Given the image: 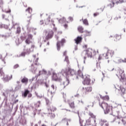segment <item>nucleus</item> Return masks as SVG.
I'll return each instance as SVG.
<instances>
[{
    "label": "nucleus",
    "instance_id": "nucleus-42",
    "mask_svg": "<svg viewBox=\"0 0 126 126\" xmlns=\"http://www.w3.org/2000/svg\"><path fill=\"white\" fill-rule=\"evenodd\" d=\"M86 125H87V126H90L92 125L91 118L90 117L89 119L86 121Z\"/></svg>",
    "mask_w": 126,
    "mask_h": 126
},
{
    "label": "nucleus",
    "instance_id": "nucleus-53",
    "mask_svg": "<svg viewBox=\"0 0 126 126\" xmlns=\"http://www.w3.org/2000/svg\"><path fill=\"white\" fill-rule=\"evenodd\" d=\"M21 89V86L18 85V86H17L15 88V90L16 91H17V90H19L20 89Z\"/></svg>",
    "mask_w": 126,
    "mask_h": 126
},
{
    "label": "nucleus",
    "instance_id": "nucleus-15",
    "mask_svg": "<svg viewBox=\"0 0 126 126\" xmlns=\"http://www.w3.org/2000/svg\"><path fill=\"white\" fill-rule=\"evenodd\" d=\"M63 43H65V39L64 38H63L61 41H58L57 43V50L60 51L61 50V44L62 46H63Z\"/></svg>",
    "mask_w": 126,
    "mask_h": 126
},
{
    "label": "nucleus",
    "instance_id": "nucleus-7",
    "mask_svg": "<svg viewBox=\"0 0 126 126\" xmlns=\"http://www.w3.org/2000/svg\"><path fill=\"white\" fill-rule=\"evenodd\" d=\"M41 104V101H38L36 103L34 104L35 106V110L33 111V115L35 117L36 116V114L39 115L40 114V112H41V109H38V108L40 107V104Z\"/></svg>",
    "mask_w": 126,
    "mask_h": 126
},
{
    "label": "nucleus",
    "instance_id": "nucleus-26",
    "mask_svg": "<svg viewBox=\"0 0 126 126\" xmlns=\"http://www.w3.org/2000/svg\"><path fill=\"white\" fill-rule=\"evenodd\" d=\"M6 92L8 93H10V94H11V93L12 94V97H14V94L15 93V92H14V91H13V88H11V89H7L6 90Z\"/></svg>",
    "mask_w": 126,
    "mask_h": 126
},
{
    "label": "nucleus",
    "instance_id": "nucleus-20",
    "mask_svg": "<svg viewBox=\"0 0 126 126\" xmlns=\"http://www.w3.org/2000/svg\"><path fill=\"white\" fill-rule=\"evenodd\" d=\"M90 81H91V80H90V78H89V77L87 76L86 77V78L83 82V84H84V85H89L90 83Z\"/></svg>",
    "mask_w": 126,
    "mask_h": 126
},
{
    "label": "nucleus",
    "instance_id": "nucleus-25",
    "mask_svg": "<svg viewBox=\"0 0 126 126\" xmlns=\"http://www.w3.org/2000/svg\"><path fill=\"white\" fill-rule=\"evenodd\" d=\"M74 41L76 44H77V45H78L79 43H81V41H82V37L77 36V38L74 39Z\"/></svg>",
    "mask_w": 126,
    "mask_h": 126
},
{
    "label": "nucleus",
    "instance_id": "nucleus-63",
    "mask_svg": "<svg viewBox=\"0 0 126 126\" xmlns=\"http://www.w3.org/2000/svg\"><path fill=\"white\" fill-rule=\"evenodd\" d=\"M68 19L69 20H70V21H71V22L73 21V17H69Z\"/></svg>",
    "mask_w": 126,
    "mask_h": 126
},
{
    "label": "nucleus",
    "instance_id": "nucleus-41",
    "mask_svg": "<svg viewBox=\"0 0 126 126\" xmlns=\"http://www.w3.org/2000/svg\"><path fill=\"white\" fill-rule=\"evenodd\" d=\"M65 18L63 17L59 20V23H64L65 22Z\"/></svg>",
    "mask_w": 126,
    "mask_h": 126
},
{
    "label": "nucleus",
    "instance_id": "nucleus-6",
    "mask_svg": "<svg viewBox=\"0 0 126 126\" xmlns=\"http://www.w3.org/2000/svg\"><path fill=\"white\" fill-rule=\"evenodd\" d=\"M117 76L121 79L122 80H126V74H125V71L122 70V69H119L118 70V74H116Z\"/></svg>",
    "mask_w": 126,
    "mask_h": 126
},
{
    "label": "nucleus",
    "instance_id": "nucleus-57",
    "mask_svg": "<svg viewBox=\"0 0 126 126\" xmlns=\"http://www.w3.org/2000/svg\"><path fill=\"white\" fill-rule=\"evenodd\" d=\"M38 60H39V58H37V59L34 61V64H35V65H38V63H38Z\"/></svg>",
    "mask_w": 126,
    "mask_h": 126
},
{
    "label": "nucleus",
    "instance_id": "nucleus-50",
    "mask_svg": "<svg viewBox=\"0 0 126 126\" xmlns=\"http://www.w3.org/2000/svg\"><path fill=\"white\" fill-rule=\"evenodd\" d=\"M45 99L46 104L49 107V106H50V105H51V102H50V100H49V99L48 98H45Z\"/></svg>",
    "mask_w": 126,
    "mask_h": 126
},
{
    "label": "nucleus",
    "instance_id": "nucleus-13",
    "mask_svg": "<svg viewBox=\"0 0 126 126\" xmlns=\"http://www.w3.org/2000/svg\"><path fill=\"white\" fill-rule=\"evenodd\" d=\"M23 97H24L25 98L28 97V98H31L32 97V94H30V91L28 90V89L25 90V91L24 93L22 94Z\"/></svg>",
    "mask_w": 126,
    "mask_h": 126
},
{
    "label": "nucleus",
    "instance_id": "nucleus-19",
    "mask_svg": "<svg viewBox=\"0 0 126 126\" xmlns=\"http://www.w3.org/2000/svg\"><path fill=\"white\" fill-rule=\"evenodd\" d=\"M53 36H54V32H53L52 30H50L47 35L46 36L45 39L46 40H49V39H51L53 37Z\"/></svg>",
    "mask_w": 126,
    "mask_h": 126
},
{
    "label": "nucleus",
    "instance_id": "nucleus-58",
    "mask_svg": "<svg viewBox=\"0 0 126 126\" xmlns=\"http://www.w3.org/2000/svg\"><path fill=\"white\" fill-rule=\"evenodd\" d=\"M121 16H119V17L116 16L115 18H114V20H119V19H121Z\"/></svg>",
    "mask_w": 126,
    "mask_h": 126
},
{
    "label": "nucleus",
    "instance_id": "nucleus-60",
    "mask_svg": "<svg viewBox=\"0 0 126 126\" xmlns=\"http://www.w3.org/2000/svg\"><path fill=\"white\" fill-rule=\"evenodd\" d=\"M53 25L54 26L53 30V31H54V32H56L57 29V28H55V24H53Z\"/></svg>",
    "mask_w": 126,
    "mask_h": 126
},
{
    "label": "nucleus",
    "instance_id": "nucleus-37",
    "mask_svg": "<svg viewBox=\"0 0 126 126\" xmlns=\"http://www.w3.org/2000/svg\"><path fill=\"white\" fill-rule=\"evenodd\" d=\"M84 29L82 26H79L78 27V31H79V32H80V33H84V31H83Z\"/></svg>",
    "mask_w": 126,
    "mask_h": 126
},
{
    "label": "nucleus",
    "instance_id": "nucleus-30",
    "mask_svg": "<svg viewBox=\"0 0 126 126\" xmlns=\"http://www.w3.org/2000/svg\"><path fill=\"white\" fill-rule=\"evenodd\" d=\"M84 32L86 33L85 34V37H90V36H91V31L85 30L84 31Z\"/></svg>",
    "mask_w": 126,
    "mask_h": 126
},
{
    "label": "nucleus",
    "instance_id": "nucleus-9",
    "mask_svg": "<svg viewBox=\"0 0 126 126\" xmlns=\"http://www.w3.org/2000/svg\"><path fill=\"white\" fill-rule=\"evenodd\" d=\"M56 110H57V108H56V107H54L53 106H52V107H50L49 108H47V111L48 112V114L50 115V114H51V115L50 116V118L51 119H54L55 118V114H53L52 113V112H54V111H56Z\"/></svg>",
    "mask_w": 126,
    "mask_h": 126
},
{
    "label": "nucleus",
    "instance_id": "nucleus-28",
    "mask_svg": "<svg viewBox=\"0 0 126 126\" xmlns=\"http://www.w3.org/2000/svg\"><path fill=\"white\" fill-rule=\"evenodd\" d=\"M19 123L21 125H26V119L25 118H20Z\"/></svg>",
    "mask_w": 126,
    "mask_h": 126
},
{
    "label": "nucleus",
    "instance_id": "nucleus-52",
    "mask_svg": "<svg viewBox=\"0 0 126 126\" xmlns=\"http://www.w3.org/2000/svg\"><path fill=\"white\" fill-rule=\"evenodd\" d=\"M38 75H36L35 77H33L32 78V80H30V82H32V81H33V80H37V78H38Z\"/></svg>",
    "mask_w": 126,
    "mask_h": 126
},
{
    "label": "nucleus",
    "instance_id": "nucleus-24",
    "mask_svg": "<svg viewBox=\"0 0 126 126\" xmlns=\"http://www.w3.org/2000/svg\"><path fill=\"white\" fill-rule=\"evenodd\" d=\"M86 92L83 93V96H85L86 94H88V92H91L92 91V87H88L85 88Z\"/></svg>",
    "mask_w": 126,
    "mask_h": 126
},
{
    "label": "nucleus",
    "instance_id": "nucleus-40",
    "mask_svg": "<svg viewBox=\"0 0 126 126\" xmlns=\"http://www.w3.org/2000/svg\"><path fill=\"white\" fill-rule=\"evenodd\" d=\"M119 106V104L116 103V102H113L111 107L112 109L114 110V108H116Z\"/></svg>",
    "mask_w": 126,
    "mask_h": 126
},
{
    "label": "nucleus",
    "instance_id": "nucleus-43",
    "mask_svg": "<svg viewBox=\"0 0 126 126\" xmlns=\"http://www.w3.org/2000/svg\"><path fill=\"white\" fill-rule=\"evenodd\" d=\"M7 56V53L6 54V56L4 57V59H2V55L0 54V59L1 60L2 62H3L5 64V61H4V59L6 58Z\"/></svg>",
    "mask_w": 126,
    "mask_h": 126
},
{
    "label": "nucleus",
    "instance_id": "nucleus-45",
    "mask_svg": "<svg viewBox=\"0 0 126 126\" xmlns=\"http://www.w3.org/2000/svg\"><path fill=\"white\" fill-rule=\"evenodd\" d=\"M31 71L32 72V73H35L36 71H37V67H32L31 69Z\"/></svg>",
    "mask_w": 126,
    "mask_h": 126
},
{
    "label": "nucleus",
    "instance_id": "nucleus-56",
    "mask_svg": "<svg viewBox=\"0 0 126 126\" xmlns=\"http://www.w3.org/2000/svg\"><path fill=\"white\" fill-rule=\"evenodd\" d=\"M18 67H19V65L18 64H16L13 66L14 69H16Z\"/></svg>",
    "mask_w": 126,
    "mask_h": 126
},
{
    "label": "nucleus",
    "instance_id": "nucleus-48",
    "mask_svg": "<svg viewBox=\"0 0 126 126\" xmlns=\"http://www.w3.org/2000/svg\"><path fill=\"white\" fill-rule=\"evenodd\" d=\"M69 105L70 106V107L71 109H74L75 106H74V102H71L69 104Z\"/></svg>",
    "mask_w": 126,
    "mask_h": 126
},
{
    "label": "nucleus",
    "instance_id": "nucleus-47",
    "mask_svg": "<svg viewBox=\"0 0 126 126\" xmlns=\"http://www.w3.org/2000/svg\"><path fill=\"white\" fill-rule=\"evenodd\" d=\"M21 32V29L20 28V27H18L17 28V31H16V34H20Z\"/></svg>",
    "mask_w": 126,
    "mask_h": 126
},
{
    "label": "nucleus",
    "instance_id": "nucleus-49",
    "mask_svg": "<svg viewBox=\"0 0 126 126\" xmlns=\"http://www.w3.org/2000/svg\"><path fill=\"white\" fill-rule=\"evenodd\" d=\"M115 2L118 4V3H123V2H124V0H119V1L117 0L116 1V0H115Z\"/></svg>",
    "mask_w": 126,
    "mask_h": 126
},
{
    "label": "nucleus",
    "instance_id": "nucleus-2",
    "mask_svg": "<svg viewBox=\"0 0 126 126\" xmlns=\"http://www.w3.org/2000/svg\"><path fill=\"white\" fill-rule=\"evenodd\" d=\"M99 105L100 107L102 108V109H104V106H105V110H104V114L107 115V114H110V115H113V107L112 106L109 105L107 103L105 102H102V103H99Z\"/></svg>",
    "mask_w": 126,
    "mask_h": 126
},
{
    "label": "nucleus",
    "instance_id": "nucleus-3",
    "mask_svg": "<svg viewBox=\"0 0 126 126\" xmlns=\"http://www.w3.org/2000/svg\"><path fill=\"white\" fill-rule=\"evenodd\" d=\"M92 53L95 55L96 54V51L94 50H92L91 48H88L86 50H84L83 53H82V56H84V63H85V61H86L87 57L88 58H92Z\"/></svg>",
    "mask_w": 126,
    "mask_h": 126
},
{
    "label": "nucleus",
    "instance_id": "nucleus-21",
    "mask_svg": "<svg viewBox=\"0 0 126 126\" xmlns=\"http://www.w3.org/2000/svg\"><path fill=\"white\" fill-rule=\"evenodd\" d=\"M99 125L100 126H109V124L107 123V121L102 119L99 121Z\"/></svg>",
    "mask_w": 126,
    "mask_h": 126
},
{
    "label": "nucleus",
    "instance_id": "nucleus-54",
    "mask_svg": "<svg viewBox=\"0 0 126 126\" xmlns=\"http://www.w3.org/2000/svg\"><path fill=\"white\" fill-rule=\"evenodd\" d=\"M52 74V72L51 71H48V72L46 71V74L45 75H47V76H50Z\"/></svg>",
    "mask_w": 126,
    "mask_h": 126
},
{
    "label": "nucleus",
    "instance_id": "nucleus-61",
    "mask_svg": "<svg viewBox=\"0 0 126 126\" xmlns=\"http://www.w3.org/2000/svg\"><path fill=\"white\" fill-rule=\"evenodd\" d=\"M2 4H3V1L2 0H0V8L2 6Z\"/></svg>",
    "mask_w": 126,
    "mask_h": 126
},
{
    "label": "nucleus",
    "instance_id": "nucleus-23",
    "mask_svg": "<svg viewBox=\"0 0 126 126\" xmlns=\"http://www.w3.org/2000/svg\"><path fill=\"white\" fill-rule=\"evenodd\" d=\"M32 38H33V35L31 34H28V38L26 40V44H28V45L31 43V41L30 40H32Z\"/></svg>",
    "mask_w": 126,
    "mask_h": 126
},
{
    "label": "nucleus",
    "instance_id": "nucleus-5",
    "mask_svg": "<svg viewBox=\"0 0 126 126\" xmlns=\"http://www.w3.org/2000/svg\"><path fill=\"white\" fill-rule=\"evenodd\" d=\"M34 48H35V46L32 45V50H30V49H24V52L21 53L20 55V57H25L26 55L29 56V55H30V53H31V52H33Z\"/></svg>",
    "mask_w": 126,
    "mask_h": 126
},
{
    "label": "nucleus",
    "instance_id": "nucleus-27",
    "mask_svg": "<svg viewBox=\"0 0 126 126\" xmlns=\"http://www.w3.org/2000/svg\"><path fill=\"white\" fill-rule=\"evenodd\" d=\"M63 56H65L64 62H66L67 64H69V61L68 60V56H66V51L63 52Z\"/></svg>",
    "mask_w": 126,
    "mask_h": 126
},
{
    "label": "nucleus",
    "instance_id": "nucleus-10",
    "mask_svg": "<svg viewBox=\"0 0 126 126\" xmlns=\"http://www.w3.org/2000/svg\"><path fill=\"white\" fill-rule=\"evenodd\" d=\"M62 75L63 76H66V79L63 82L62 84H61V86H63V88H65L66 86H67L68 84H69V79L67 78L68 76H70V75H63V73H62Z\"/></svg>",
    "mask_w": 126,
    "mask_h": 126
},
{
    "label": "nucleus",
    "instance_id": "nucleus-18",
    "mask_svg": "<svg viewBox=\"0 0 126 126\" xmlns=\"http://www.w3.org/2000/svg\"><path fill=\"white\" fill-rule=\"evenodd\" d=\"M120 110H122V104H119L117 107H115L113 110V113L117 112V114H119Z\"/></svg>",
    "mask_w": 126,
    "mask_h": 126
},
{
    "label": "nucleus",
    "instance_id": "nucleus-33",
    "mask_svg": "<svg viewBox=\"0 0 126 126\" xmlns=\"http://www.w3.org/2000/svg\"><path fill=\"white\" fill-rule=\"evenodd\" d=\"M26 38H27V33L24 32L21 36V39L23 41V40H25Z\"/></svg>",
    "mask_w": 126,
    "mask_h": 126
},
{
    "label": "nucleus",
    "instance_id": "nucleus-14",
    "mask_svg": "<svg viewBox=\"0 0 126 126\" xmlns=\"http://www.w3.org/2000/svg\"><path fill=\"white\" fill-rule=\"evenodd\" d=\"M2 96H4V100L3 101V103H5V105L7 104V95L8 94V93L5 90L4 92H2Z\"/></svg>",
    "mask_w": 126,
    "mask_h": 126
},
{
    "label": "nucleus",
    "instance_id": "nucleus-31",
    "mask_svg": "<svg viewBox=\"0 0 126 126\" xmlns=\"http://www.w3.org/2000/svg\"><path fill=\"white\" fill-rule=\"evenodd\" d=\"M99 96L101 98L102 100H104L105 101H108L110 99V97L108 95H105V96H102V95L99 94Z\"/></svg>",
    "mask_w": 126,
    "mask_h": 126
},
{
    "label": "nucleus",
    "instance_id": "nucleus-32",
    "mask_svg": "<svg viewBox=\"0 0 126 126\" xmlns=\"http://www.w3.org/2000/svg\"><path fill=\"white\" fill-rule=\"evenodd\" d=\"M115 2H115V0H111V3L107 5V6L110 8H112V7H114L115 5Z\"/></svg>",
    "mask_w": 126,
    "mask_h": 126
},
{
    "label": "nucleus",
    "instance_id": "nucleus-59",
    "mask_svg": "<svg viewBox=\"0 0 126 126\" xmlns=\"http://www.w3.org/2000/svg\"><path fill=\"white\" fill-rule=\"evenodd\" d=\"M18 108V105H17L16 107L15 108V112L13 114V116H14L15 115V113H16V112H17Z\"/></svg>",
    "mask_w": 126,
    "mask_h": 126
},
{
    "label": "nucleus",
    "instance_id": "nucleus-16",
    "mask_svg": "<svg viewBox=\"0 0 126 126\" xmlns=\"http://www.w3.org/2000/svg\"><path fill=\"white\" fill-rule=\"evenodd\" d=\"M32 10L31 7H29L27 9H26V12L27 13H29L30 14V16L28 17V18H30L29 20H28V22H30V20H31V17H32Z\"/></svg>",
    "mask_w": 126,
    "mask_h": 126
},
{
    "label": "nucleus",
    "instance_id": "nucleus-22",
    "mask_svg": "<svg viewBox=\"0 0 126 126\" xmlns=\"http://www.w3.org/2000/svg\"><path fill=\"white\" fill-rule=\"evenodd\" d=\"M72 112L74 114H78V117L79 119V123H80V126H83V120H82V119L80 118V116H79V111H77V112H75V111H72Z\"/></svg>",
    "mask_w": 126,
    "mask_h": 126
},
{
    "label": "nucleus",
    "instance_id": "nucleus-11",
    "mask_svg": "<svg viewBox=\"0 0 126 126\" xmlns=\"http://www.w3.org/2000/svg\"><path fill=\"white\" fill-rule=\"evenodd\" d=\"M20 109L21 113H23L24 115H27L28 114V111H27L29 109V107L23 106V105H20Z\"/></svg>",
    "mask_w": 126,
    "mask_h": 126
},
{
    "label": "nucleus",
    "instance_id": "nucleus-55",
    "mask_svg": "<svg viewBox=\"0 0 126 126\" xmlns=\"http://www.w3.org/2000/svg\"><path fill=\"white\" fill-rule=\"evenodd\" d=\"M38 43H39L40 44L39 47H42V42H41V37H39L38 38Z\"/></svg>",
    "mask_w": 126,
    "mask_h": 126
},
{
    "label": "nucleus",
    "instance_id": "nucleus-8",
    "mask_svg": "<svg viewBox=\"0 0 126 126\" xmlns=\"http://www.w3.org/2000/svg\"><path fill=\"white\" fill-rule=\"evenodd\" d=\"M52 80L54 81H59V82H61L63 79L61 77H60V74H57V73L53 72L52 75Z\"/></svg>",
    "mask_w": 126,
    "mask_h": 126
},
{
    "label": "nucleus",
    "instance_id": "nucleus-64",
    "mask_svg": "<svg viewBox=\"0 0 126 126\" xmlns=\"http://www.w3.org/2000/svg\"><path fill=\"white\" fill-rule=\"evenodd\" d=\"M3 28H4V29H7L8 28V26L7 25H4Z\"/></svg>",
    "mask_w": 126,
    "mask_h": 126
},
{
    "label": "nucleus",
    "instance_id": "nucleus-38",
    "mask_svg": "<svg viewBox=\"0 0 126 126\" xmlns=\"http://www.w3.org/2000/svg\"><path fill=\"white\" fill-rule=\"evenodd\" d=\"M89 115L90 116L91 118L94 119V123H96V120H95V119L96 118V116L91 112L89 113Z\"/></svg>",
    "mask_w": 126,
    "mask_h": 126
},
{
    "label": "nucleus",
    "instance_id": "nucleus-17",
    "mask_svg": "<svg viewBox=\"0 0 126 126\" xmlns=\"http://www.w3.org/2000/svg\"><path fill=\"white\" fill-rule=\"evenodd\" d=\"M118 91L120 92L121 95L123 96L126 94V88H124L123 86H120L119 89H117Z\"/></svg>",
    "mask_w": 126,
    "mask_h": 126
},
{
    "label": "nucleus",
    "instance_id": "nucleus-29",
    "mask_svg": "<svg viewBox=\"0 0 126 126\" xmlns=\"http://www.w3.org/2000/svg\"><path fill=\"white\" fill-rule=\"evenodd\" d=\"M41 74H44L46 75L47 74V71L45 70V69H43L41 71H39L38 73L37 74V76H40Z\"/></svg>",
    "mask_w": 126,
    "mask_h": 126
},
{
    "label": "nucleus",
    "instance_id": "nucleus-34",
    "mask_svg": "<svg viewBox=\"0 0 126 126\" xmlns=\"http://www.w3.org/2000/svg\"><path fill=\"white\" fill-rule=\"evenodd\" d=\"M28 78L24 77L22 80L21 82L22 83H25V84H27L28 83Z\"/></svg>",
    "mask_w": 126,
    "mask_h": 126
},
{
    "label": "nucleus",
    "instance_id": "nucleus-39",
    "mask_svg": "<svg viewBox=\"0 0 126 126\" xmlns=\"http://www.w3.org/2000/svg\"><path fill=\"white\" fill-rule=\"evenodd\" d=\"M126 63V58L124 60L122 59H119L118 60L117 62H116V63Z\"/></svg>",
    "mask_w": 126,
    "mask_h": 126
},
{
    "label": "nucleus",
    "instance_id": "nucleus-46",
    "mask_svg": "<svg viewBox=\"0 0 126 126\" xmlns=\"http://www.w3.org/2000/svg\"><path fill=\"white\" fill-rule=\"evenodd\" d=\"M10 33H8V35L0 34V37H2V38H8V37H10Z\"/></svg>",
    "mask_w": 126,
    "mask_h": 126
},
{
    "label": "nucleus",
    "instance_id": "nucleus-1",
    "mask_svg": "<svg viewBox=\"0 0 126 126\" xmlns=\"http://www.w3.org/2000/svg\"><path fill=\"white\" fill-rule=\"evenodd\" d=\"M61 73L63 75H70V76H76L75 79H78V76L83 78V74L80 70L78 71V74L76 75L75 70L74 69L71 68L70 67H68L65 69H63L61 70Z\"/></svg>",
    "mask_w": 126,
    "mask_h": 126
},
{
    "label": "nucleus",
    "instance_id": "nucleus-4",
    "mask_svg": "<svg viewBox=\"0 0 126 126\" xmlns=\"http://www.w3.org/2000/svg\"><path fill=\"white\" fill-rule=\"evenodd\" d=\"M0 76L3 77V81L4 82H8L9 80L12 79V75H11L10 77L7 75L4 76V73L2 70V68H0Z\"/></svg>",
    "mask_w": 126,
    "mask_h": 126
},
{
    "label": "nucleus",
    "instance_id": "nucleus-36",
    "mask_svg": "<svg viewBox=\"0 0 126 126\" xmlns=\"http://www.w3.org/2000/svg\"><path fill=\"white\" fill-rule=\"evenodd\" d=\"M82 20L84 25H86V26H88L89 25V23H88V20H87V19H85L84 20L82 19Z\"/></svg>",
    "mask_w": 126,
    "mask_h": 126
},
{
    "label": "nucleus",
    "instance_id": "nucleus-12",
    "mask_svg": "<svg viewBox=\"0 0 126 126\" xmlns=\"http://www.w3.org/2000/svg\"><path fill=\"white\" fill-rule=\"evenodd\" d=\"M114 51L108 50L107 53L103 54V57H105V59H109V57L112 58L114 56Z\"/></svg>",
    "mask_w": 126,
    "mask_h": 126
},
{
    "label": "nucleus",
    "instance_id": "nucleus-51",
    "mask_svg": "<svg viewBox=\"0 0 126 126\" xmlns=\"http://www.w3.org/2000/svg\"><path fill=\"white\" fill-rule=\"evenodd\" d=\"M121 38H122V36L121 35H119V34L116 35V39L117 40V41L121 40Z\"/></svg>",
    "mask_w": 126,
    "mask_h": 126
},
{
    "label": "nucleus",
    "instance_id": "nucleus-44",
    "mask_svg": "<svg viewBox=\"0 0 126 126\" xmlns=\"http://www.w3.org/2000/svg\"><path fill=\"white\" fill-rule=\"evenodd\" d=\"M51 19V16H49L47 19L45 20V24L46 25H48L49 23H50V19Z\"/></svg>",
    "mask_w": 126,
    "mask_h": 126
},
{
    "label": "nucleus",
    "instance_id": "nucleus-35",
    "mask_svg": "<svg viewBox=\"0 0 126 126\" xmlns=\"http://www.w3.org/2000/svg\"><path fill=\"white\" fill-rule=\"evenodd\" d=\"M51 88H52L53 91L51 92V94H55V92H56V91L57 90V87H55V85H52Z\"/></svg>",
    "mask_w": 126,
    "mask_h": 126
},
{
    "label": "nucleus",
    "instance_id": "nucleus-62",
    "mask_svg": "<svg viewBox=\"0 0 126 126\" xmlns=\"http://www.w3.org/2000/svg\"><path fill=\"white\" fill-rule=\"evenodd\" d=\"M16 103H18V99H15L14 100L13 102V105H14V104H16Z\"/></svg>",
    "mask_w": 126,
    "mask_h": 126
}]
</instances>
